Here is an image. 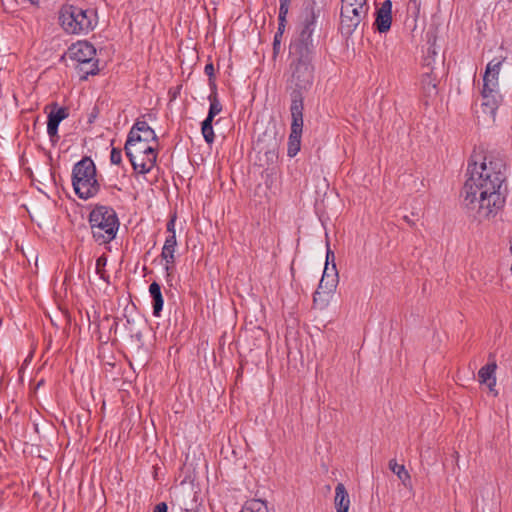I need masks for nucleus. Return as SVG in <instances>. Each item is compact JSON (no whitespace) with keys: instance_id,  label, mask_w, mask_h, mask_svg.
I'll return each mask as SVG.
<instances>
[{"instance_id":"obj_1","label":"nucleus","mask_w":512,"mask_h":512,"mask_svg":"<svg viewBox=\"0 0 512 512\" xmlns=\"http://www.w3.org/2000/svg\"><path fill=\"white\" fill-rule=\"evenodd\" d=\"M507 195L504 158L493 152L472 155L461 191L464 207L479 221L490 220L504 209Z\"/></svg>"},{"instance_id":"obj_2","label":"nucleus","mask_w":512,"mask_h":512,"mask_svg":"<svg viewBox=\"0 0 512 512\" xmlns=\"http://www.w3.org/2000/svg\"><path fill=\"white\" fill-rule=\"evenodd\" d=\"M291 75L287 80V90L291 98L290 111L303 112L304 94L310 90L314 81V68L309 56L300 57L290 64Z\"/></svg>"},{"instance_id":"obj_3","label":"nucleus","mask_w":512,"mask_h":512,"mask_svg":"<svg viewBox=\"0 0 512 512\" xmlns=\"http://www.w3.org/2000/svg\"><path fill=\"white\" fill-rule=\"evenodd\" d=\"M59 23L68 34L86 35L97 26V12L95 9L65 4L59 10Z\"/></svg>"},{"instance_id":"obj_4","label":"nucleus","mask_w":512,"mask_h":512,"mask_svg":"<svg viewBox=\"0 0 512 512\" xmlns=\"http://www.w3.org/2000/svg\"><path fill=\"white\" fill-rule=\"evenodd\" d=\"M88 221L92 237L99 245L108 244L116 237L120 223L112 207L96 205L91 210Z\"/></svg>"},{"instance_id":"obj_5","label":"nucleus","mask_w":512,"mask_h":512,"mask_svg":"<svg viewBox=\"0 0 512 512\" xmlns=\"http://www.w3.org/2000/svg\"><path fill=\"white\" fill-rule=\"evenodd\" d=\"M71 180L75 194L82 200L93 198L100 191L95 163L88 156L74 164Z\"/></svg>"},{"instance_id":"obj_6","label":"nucleus","mask_w":512,"mask_h":512,"mask_svg":"<svg viewBox=\"0 0 512 512\" xmlns=\"http://www.w3.org/2000/svg\"><path fill=\"white\" fill-rule=\"evenodd\" d=\"M318 15L313 7H306L301 16L298 27V36L291 44L293 54L300 57L309 56L313 49L312 34L316 26Z\"/></svg>"},{"instance_id":"obj_7","label":"nucleus","mask_w":512,"mask_h":512,"mask_svg":"<svg viewBox=\"0 0 512 512\" xmlns=\"http://www.w3.org/2000/svg\"><path fill=\"white\" fill-rule=\"evenodd\" d=\"M148 143L139 139L133 142L129 150H125L133 169L140 174L149 173L156 164L157 152Z\"/></svg>"},{"instance_id":"obj_8","label":"nucleus","mask_w":512,"mask_h":512,"mask_svg":"<svg viewBox=\"0 0 512 512\" xmlns=\"http://www.w3.org/2000/svg\"><path fill=\"white\" fill-rule=\"evenodd\" d=\"M71 58L79 63L78 69L84 73L83 79L88 75L98 73V59L95 47L87 41H78L70 47Z\"/></svg>"},{"instance_id":"obj_9","label":"nucleus","mask_w":512,"mask_h":512,"mask_svg":"<svg viewBox=\"0 0 512 512\" xmlns=\"http://www.w3.org/2000/svg\"><path fill=\"white\" fill-rule=\"evenodd\" d=\"M338 283V272L336 264L330 267L325 266L318 288L313 295V304L319 309L327 307L329 297L336 289Z\"/></svg>"},{"instance_id":"obj_10","label":"nucleus","mask_w":512,"mask_h":512,"mask_svg":"<svg viewBox=\"0 0 512 512\" xmlns=\"http://www.w3.org/2000/svg\"><path fill=\"white\" fill-rule=\"evenodd\" d=\"M368 12L351 8L347 5L341 7L340 11V31L343 35L351 36L361 25L365 26Z\"/></svg>"},{"instance_id":"obj_11","label":"nucleus","mask_w":512,"mask_h":512,"mask_svg":"<svg viewBox=\"0 0 512 512\" xmlns=\"http://www.w3.org/2000/svg\"><path fill=\"white\" fill-rule=\"evenodd\" d=\"M291 112V132L288 140V156L294 157L300 150L301 136L303 131V112Z\"/></svg>"},{"instance_id":"obj_12","label":"nucleus","mask_w":512,"mask_h":512,"mask_svg":"<svg viewBox=\"0 0 512 512\" xmlns=\"http://www.w3.org/2000/svg\"><path fill=\"white\" fill-rule=\"evenodd\" d=\"M139 139H143L144 142L154 141L158 142V137L155 131L148 125L145 121H137L133 127L131 128L124 150H129L130 146H132L134 141H139Z\"/></svg>"},{"instance_id":"obj_13","label":"nucleus","mask_w":512,"mask_h":512,"mask_svg":"<svg viewBox=\"0 0 512 512\" xmlns=\"http://www.w3.org/2000/svg\"><path fill=\"white\" fill-rule=\"evenodd\" d=\"M69 116L68 109L66 107H58L57 103L51 105V110L48 114L47 121V133L50 141L55 144L60 139L58 135V127L62 120Z\"/></svg>"},{"instance_id":"obj_14","label":"nucleus","mask_w":512,"mask_h":512,"mask_svg":"<svg viewBox=\"0 0 512 512\" xmlns=\"http://www.w3.org/2000/svg\"><path fill=\"white\" fill-rule=\"evenodd\" d=\"M391 8V1L386 0L382 3L381 7L376 12L374 25L380 33H385L390 30L392 23Z\"/></svg>"},{"instance_id":"obj_15","label":"nucleus","mask_w":512,"mask_h":512,"mask_svg":"<svg viewBox=\"0 0 512 512\" xmlns=\"http://www.w3.org/2000/svg\"><path fill=\"white\" fill-rule=\"evenodd\" d=\"M482 96V103L481 108L483 113L487 114L492 118V120L495 119L496 111L499 108V105L501 104L503 97L500 92H486L481 91Z\"/></svg>"},{"instance_id":"obj_16","label":"nucleus","mask_w":512,"mask_h":512,"mask_svg":"<svg viewBox=\"0 0 512 512\" xmlns=\"http://www.w3.org/2000/svg\"><path fill=\"white\" fill-rule=\"evenodd\" d=\"M177 246L176 235H169L166 237L164 246L161 252V258L165 260V269L168 272L175 263V250Z\"/></svg>"},{"instance_id":"obj_17","label":"nucleus","mask_w":512,"mask_h":512,"mask_svg":"<svg viewBox=\"0 0 512 512\" xmlns=\"http://www.w3.org/2000/svg\"><path fill=\"white\" fill-rule=\"evenodd\" d=\"M421 89L427 98L435 97L438 94V82L432 71L424 72L421 75Z\"/></svg>"},{"instance_id":"obj_18","label":"nucleus","mask_w":512,"mask_h":512,"mask_svg":"<svg viewBox=\"0 0 512 512\" xmlns=\"http://www.w3.org/2000/svg\"><path fill=\"white\" fill-rule=\"evenodd\" d=\"M334 504L337 512H348L350 499L343 483H338L335 487Z\"/></svg>"},{"instance_id":"obj_19","label":"nucleus","mask_w":512,"mask_h":512,"mask_svg":"<svg viewBox=\"0 0 512 512\" xmlns=\"http://www.w3.org/2000/svg\"><path fill=\"white\" fill-rule=\"evenodd\" d=\"M497 365L495 362L488 363L485 366L481 367L478 371L479 382L481 384H486L490 390L496 385L495 371Z\"/></svg>"},{"instance_id":"obj_20","label":"nucleus","mask_w":512,"mask_h":512,"mask_svg":"<svg viewBox=\"0 0 512 512\" xmlns=\"http://www.w3.org/2000/svg\"><path fill=\"white\" fill-rule=\"evenodd\" d=\"M149 293L152 297L153 315L156 317L160 316L163 309V296L161 293V286L157 282H152L149 286Z\"/></svg>"},{"instance_id":"obj_21","label":"nucleus","mask_w":512,"mask_h":512,"mask_svg":"<svg viewBox=\"0 0 512 512\" xmlns=\"http://www.w3.org/2000/svg\"><path fill=\"white\" fill-rule=\"evenodd\" d=\"M390 470L397 475V477L401 480L404 486L411 485V477L408 471L405 469L404 465H400L396 462V460L389 461Z\"/></svg>"},{"instance_id":"obj_22","label":"nucleus","mask_w":512,"mask_h":512,"mask_svg":"<svg viewBox=\"0 0 512 512\" xmlns=\"http://www.w3.org/2000/svg\"><path fill=\"white\" fill-rule=\"evenodd\" d=\"M208 100L210 102V107L207 117L214 119L215 116L222 111V104L218 99L217 89L211 90V94L208 96Z\"/></svg>"},{"instance_id":"obj_23","label":"nucleus","mask_w":512,"mask_h":512,"mask_svg":"<svg viewBox=\"0 0 512 512\" xmlns=\"http://www.w3.org/2000/svg\"><path fill=\"white\" fill-rule=\"evenodd\" d=\"M240 512H269L266 503L259 499H252L245 503Z\"/></svg>"},{"instance_id":"obj_24","label":"nucleus","mask_w":512,"mask_h":512,"mask_svg":"<svg viewBox=\"0 0 512 512\" xmlns=\"http://www.w3.org/2000/svg\"><path fill=\"white\" fill-rule=\"evenodd\" d=\"M213 119L206 117L201 125V133L207 144H212L215 139V134L212 126Z\"/></svg>"},{"instance_id":"obj_25","label":"nucleus","mask_w":512,"mask_h":512,"mask_svg":"<svg viewBox=\"0 0 512 512\" xmlns=\"http://www.w3.org/2000/svg\"><path fill=\"white\" fill-rule=\"evenodd\" d=\"M503 60H504V58L491 60L486 66L484 76H489V77L493 76V77L498 78Z\"/></svg>"},{"instance_id":"obj_26","label":"nucleus","mask_w":512,"mask_h":512,"mask_svg":"<svg viewBox=\"0 0 512 512\" xmlns=\"http://www.w3.org/2000/svg\"><path fill=\"white\" fill-rule=\"evenodd\" d=\"M107 265V256L105 254L101 255L96 260V273L99 277L104 280L106 283H109V275H107L105 267Z\"/></svg>"},{"instance_id":"obj_27","label":"nucleus","mask_w":512,"mask_h":512,"mask_svg":"<svg viewBox=\"0 0 512 512\" xmlns=\"http://www.w3.org/2000/svg\"><path fill=\"white\" fill-rule=\"evenodd\" d=\"M482 91L490 92H500L499 91V82L496 77L483 76V88Z\"/></svg>"},{"instance_id":"obj_28","label":"nucleus","mask_w":512,"mask_h":512,"mask_svg":"<svg viewBox=\"0 0 512 512\" xmlns=\"http://www.w3.org/2000/svg\"><path fill=\"white\" fill-rule=\"evenodd\" d=\"M348 6L351 8H357V10H363L368 12L369 5L367 0H341V7Z\"/></svg>"},{"instance_id":"obj_29","label":"nucleus","mask_w":512,"mask_h":512,"mask_svg":"<svg viewBox=\"0 0 512 512\" xmlns=\"http://www.w3.org/2000/svg\"><path fill=\"white\" fill-rule=\"evenodd\" d=\"M204 72L209 77V85L211 87V90H216L217 87H216L215 80H214L215 69H214L213 64L212 63L206 64L205 68H204Z\"/></svg>"},{"instance_id":"obj_30","label":"nucleus","mask_w":512,"mask_h":512,"mask_svg":"<svg viewBox=\"0 0 512 512\" xmlns=\"http://www.w3.org/2000/svg\"><path fill=\"white\" fill-rule=\"evenodd\" d=\"M422 6V0H409L408 10L414 18H418Z\"/></svg>"},{"instance_id":"obj_31","label":"nucleus","mask_w":512,"mask_h":512,"mask_svg":"<svg viewBox=\"0 0 512 512\" xmlns=\"http://www.w3.org/2000/svg\"><path fill=\"white\" fill-rule=\"evenodd\" d=\"M265 155L268 161L273 162L277 158V141L276 138H272V143L270 144V148L265 151Z\"/></svg>"},{"instance_id":"obj_32","label":"nucleus","mask_w":512,"mask_h":512,"mask_svg":"<svg viewBox=\"0 0 512 512\" xmlns=\"http://www.w3.org/2000/svg\"><path fill=\"white\" fill-rule=\"evenodd\" d=\"M283 9H279V16H278V31L276 32L279 37H282L285 25H286V16L288 14V11H285L284 14H282Z\"/></svg>"},{"instance_id":"obj_33","label":"nucleus","mask_w":512,"mask_h":512,"mask_svg":"<svg viewBox=\"0 0 512 512\" xmlns=\"http://www.w3.org/2000/svg\"><path fill=\"white\" fill-rule=\"evenodd\" d=\"M110 161L114 165H119L122 162V152L119 148H112L110 154Z\"/></svg>"},{"instance_id":"obj_34","label":"nucleus","mask_w":512,"mask_h":512,"mask_svg":"<svg viewBox=\"0 0 512 512\" xmlns=\"http://www.w3.org/2000/svg\"><path fill=\"white\" fill-rule=\"evenodd\" d=\"M175 216L172 217L168 223H167V231L170 233V235H176L175 233Z\"/></svg>"},{"instance_id":"obj_35","label":"nucleus","mask_w":512,"mask_h":512,"mask_svg":"<svg viewBox=\"0 0 512 512\" xmlns=\"http://www.w3.org/2000/svg\"><path fill=\"white\" fill-rule=\"evenodd\" d=\"M280 42H281V37H279V35L275 34L274 41H273L274 54L278 53V51L280 49Z\"/></svg>"},{"instance_id":"obj_36","label":"nucleus","mask_w":512,"mask_h":512,"mask_svg":"<svg viewBox=\"0 0 512 512\" xmlns=\"http://www.w3.org/2000/svg\"><path fill=\"white\" fill-rule=\"evenodd\" d=\"M334 260H335V255H334L333 251L328 249L327 253H326V265L325 266L329 267L328 265H329L330 261L332 262V265L335 264Z\"/></svg>"},{"instance_id":"obj_37","label":"nucleus","mask_w":512,"mask_h":512,"mask_svg":"<svg viewBox=\"0 0 512 512\" xmlns=\"http://www.w3.org/2000/svg\"><path fill=\"white\" fill-rule=\"evenodd\" d=\"M167 509V504L165 502H161L154 507L153 512H167Z\"/></svg>"},{"instance_id":"obj_38","label":"nucleus","mask_w":512,"mask_h":512,"mask_svg":"<svg viewBox=\"0 0 512 512\" xmlns=\"http://www.w3.org/2000/svg\"><path fill=\"white\" fill-rule=\"evenodd\" d=\"M290 1H291V0H279V2H280V7H279V9H283V10H282V14H284V12H285V11H288V10H289Z\"/></svg>"},{"instance_id":"obj_39","label":"nucleus","mask_w":512,"mask_h":512,"mask_svg":"<svg viewBox=\"0 0 512 512\" xmlns=\"http://www.w3.org/2000/svg\"><path fill=\"white\" fill-rule=\"evenodd\" d=\"M257 147H258L260 153L264 150V147L261 146V140L260 139H258V141H257Z\"/></svg>"},{"instance_id":"obj_40","label":"nucleus","mask_w":512,"mask_h":512,"mask_svg":"<svg viewBox=\"0 0 512 512\" xmlns=\"http://www.w3.org/2000/svg\"><path fill=\"white\" fill-rule=\"evenodd\" d=\"M32 5H38L40 0H28Z\"/></svg>"},{"instance_id":"obj_41","label":"nucleus","mask_w":512,"mask_h":512,"mask_svg":"<svg viewBox=\"0 0 512 512\" xmlns=\"http://www.w3.org/2000/svg\"><path fill=\"white\" fill-rule=\"evenodd\" d=\"M143 160H147V156L146 155H141L139 158H138V161H143Z\"/></svg>"},{"instance_id":"obj_42","label":"nucleus","mask_w":512,"mask_h":512,"mask_svg":"<svg viewBox=\"0 0 512 512\" xmlns=\"http://www.w3.org/2000/svg\"><path fill=\"white\" fill-rule=\"evenodd\" d=\"M509 251H510V253H511V255H512V240H510V247H509Z\"/></svg>"},{"instance_id":"obj_43","label":"nucleus","mask_w":512,"mask_h":512,"mask_svg":"<svg viewBox=\"0 0 512 512\" xmlns=\"http://www.w3.org/2000/svg\"><path fill=\"white\" fill-rule=\"evenodd\" d=\"M404 219H405L407 222H409V223H410V219H408V217H407V216H405V217H404Z\"/></svg>"},{"instance_id":"obj_44","label":"nucleus","mask_w":512,"mask_h":512,"mask_svg":"<svg viewBox=\"0 0 512 512\" xmlns=\"http://www.w3.org/2000/svg\"><path fill=\"white\" fill-rule=\"evenodd\" d=\"M510 272H511V274H512V263H511V267H510Z\"/></svg>"}]
</instances>
